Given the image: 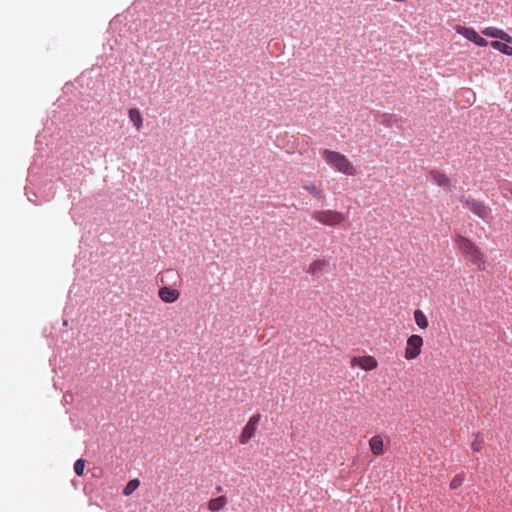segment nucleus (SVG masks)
<instances>
[{
    "label": "nucleus",
    "instance_id": "nucleus-7",
    "mask_svg": "<svg viewBox=\"0 0 512 512\" xmlns=\"http://www.w3.org/2000/svg\"><path fill=\"white\" fill-rule=\"evenodd\" d=\"M350 366L360 367L364 371H372L378 367V362L375 357L371 355L353 357L350 361Z\"/></svg>",
    "mask_w": 512,
    "mask_h": 512
},
{
    "label": "nucleus",
    "instance_id": "nucleus-17",
    "mask_svg": "<svg viewBox=\"0 0 512 512\" xmlns=\"http://www.w3.org/2000/svg\"><path fill=\"white\" fill-rule=\"evenodd\" d=\"M413 315H414L415 323L420 329L424 330V329L428 328L429 322H428L426 315L424 314V312L422 310L416 309L414 311Z\"/></svg>",
    "mask_w": 512,
    "mask_h": 512
},
{
    "label": "nucleus",
    "instance_id": "nucleus-10",
    "mask_svg": "<svg viewBox=\"0 0 512 512\" xmlns=\"http://www.w3.org/2000/svg\"><path fill=\"white\" fill-rule=\"evenodd\" d=\"M482 33L487 37L498 38L507 43H512V37L502 29L496 27H486L484 30H482Z\"/></svg>",
    "mask_w": 512,
    "mask_h": 512
},
{
    "label": "nucleus",
    "instance_id": "nucleus-19",
    "mask_svg": "<svg viewBox=\"0 0 512 512\" xmlns=\"http://www.w3.org/2000/svg\"><path fill=\"white\" fill-rule=\"evenodd\" d=\"M140 485V481L138 479L130 480L123 490V494L126 496L131 495Z\"/></svg>",
    "mask_w": 512,
    "mask_h": 512
},
{
    "label": "nucleus",
    "instance_id": "nucleus-18",
    "mask_svg": "<svg viewBox=\"0 0 512 512\" xmlns=\"http://www.w3.org/2000/svg\"><path fill=\"white\" fill-rule=\"evenodd\" d=\"M491 46L503 54L512 56V46H510L507 42L504 43L501 41H492Z\"/></svg>",
    "mask_w": 512,
    "mask_h": 512
},
{
    "label": "nucleus",
    "instance_id": "nucleus-5",
    "mask_svg": "<svg viewBox=\"0 0 512 512\" xmlns=\"http://www.w3.org/2000/svg\"><path fill=\"white\" fill-rule=\"evenodd\" d=\"M423 338L420 335L412 334L406 341L404 357L406 360L416 359L422 351Z\"/></svg>",
    "mask_w": 512,
    "mask_h": 512
},
{
    "label": "nucleus",
    "instance_id": "nucleus-12",
    "mask_svg": "<svg viewBox=\"0 0 512 512\" xmlns=\"http://www.w3.org/2000/svg\"><path fill=\"white\" fill-rule=\"evenodd\" d=\"M128 117L135 129L140 131L143 126V117L140 110L138 108H130L128 110Z\"/></svg>",
    "mask_w": 512,
    "mask_h": 512
},
{
    "label": "nucleus",
    "instance_id": "nucleus-4",
    "mask_svg": "<svg viewBox=\"0 0 512 512\" xmlns=\"http://www.w3.org/2000/svg\"><path fill=\"white\" fill-rule=\"evenodd\" d=\"M460 202L463 206L470 210L473 214L481 219H486L489 216L490 209L482 201L476 200L472 197H460Z\"/></svg>",
    "mask_w": 512,
    "mask_h": 512
},
{
    "label": "nucleus",
    "instance_id": "nucleus-2",
    "mask_svg": "<svg viewBox=\"0 0 512 512\" xmlns=\"http://www.w3.org/2000/svg\"><path fill=\"white\" fill-rule=\"evenodd\" d=\"M320 155L326 164L336 172L346 176H355L357 174L356 167L346 155L330 149L321 150Z\"/></svg>",
    "mask_w": 512,
    "mask_h": 512
},
{
    "label": "nucleus",
    "instance_id": "nucleus-6",
    "mask_svg": "<svg viewBox=\"0 0 512 512\" xmlns=\"http://www.w3.org/2000/svg\"><path fill=\"white\" fill-rule=\"evenodd\" d=\"M260 419V414H254L249 418L248 422L243 427L241 434L239 435L240 444H247L250 441V439L255 435Z\"/></svg>",
    "mask_w": 512,
    "mask_h": 512
},
{
    "label": "nucleus",
    "instance_id": "nucleus-23",
    "mask_svg": "<svg viewBox=\"0 0 512 512\" xmlns=\"http://www.w3.org/2000/svg\"><path fill=\"white\" fill-rule=\"evenodd\" d=\"M474 43L480 47H485L487 46L488 42L486 39H484L483 37H481L479 34L477 35V37L475 38V41Z\"/></svg>",
    "mask_w": 512,
    "mask_h": 512
},
{
    "label": "nucleus",
    "instance_id": "nucleus-25",
    "mask_svg": "<svg viewBox=\"0 0 512 512\" xmlns=\"http://www.w3.org/2000/svg\"><path fill=\"white\" fill-rule=\"evenodd\" d=\"M509 192L512 194V185H511V187L509 188Z\"/></svg>",
    "mask_w": 512,
    "mask_h": 512
},
{
    "label": "nucleus",
    "instance_id": "nucleus-8",
    "mask_svg": "<svg viewBox=\"0 0 512 512\" xmlns=\"http://www.w3.org/2000/svg\"><path fill=\"white\" fill-rule=\"evenodd\" d=\"M302 188L311 196L316 199L324 200L325 194L324 189L322 188L321 183H317L314 181H304L302 183Z\"/></svg>",
    "mask_w": 512,
    "mask_h": 512
},
{
    "label": "nucleus",
    "instance_id": "nucleus-11",
    "mask_svg": "<svg viewBox=\"0 0 512 512\" xmlns=\"http://www.w3.org/2000/svg\"><path fill=\"white\" fill-rule=\"evenodd\" d=\"M369 448L371 450V453L378 457L381 456L384 453V442L381 435H374L369 440Z\"/></svg>",
    "mask_w": 512,
    "mask_h": 512
},
{
    "label": "nucleus",
    "instance_id": "nucleus-3",
    "mask_svg": "<svg viewBox=\"0 0 512 512\" xmlns=\"http://www.w3.org/2000/svg\"><path fill=\"white\" fill-rule=\"evenodd\" d=\"M313 220L327 227H338L343 225L348 216L344 212L334 209L314 210L311 214Z\"/></svg>",
    "mask_w": 512,
    "mask_h": 512
},
{
    "label": "nucleus",
    "instance_id": "nucleus-22",
    "mask_svg": "<svg viewBox=\"0 0 512 512\" xmlns=\"http://www.w3.org/2000/svg\"><path fill=\"white\" fill-rule=\"evenodd\" d=\"M85 469V460L84 459H78L76 460L74 464V471L78 476H82Z\"/></svg>",
    "mask_w": 512,
    "mask_h": 512
},
{
    "label": "nucleus",
    "instance_id": "nucleus-14",
    "mask_svg": "<svg viewBox=\"0 0 512 512\" xmlns=\"http://www.w3.org/2000/svg\"><path fill=\"white\" fill-rule=\"evenodd\" d=\"M328 266L329 263L327 260L318 259L310 263L307 271L312 275H318L322 273L324 270H326Z\"/></svg>",
    "mask_w": 512,
    "mask_h": 512
},
{
    "label": "nucleus",
    "instance_id": "nucleus-9",
    "mask_svg": "<svg viewBox=\"0 0 512 512\" xmlns=\"http://www.w3.org/2000/svg\"><path fill=\"white\" fill-rule=\"evenodd\" d=\"M158 296L164 303H174L180 297V292L170 286H163L158 290Z\"/></svg>",
    "mask_w": 512,
    "mask_h": 512
},
{
    "label": "nucleus",
    "instance_id": "nucleus-1",
    "mask_svg": "<svg viewBox=\"0 0 512 512\" xmlns=\"http://www.w3.org/2000/svg\"><path fill=\"white\" fill-rule=\"evenodd\" d=\"M455 246L467 262L476 266L478 270L485 269V254L472 240L462 235H457L455 237Z\"/></svg>",
    "mask_w": 512,
    "mask_h": 512
},
{
    "label": "nucleus",
    "instance_id": "nucleus-13",
    "mask_svg": "<svg viewBox=\"0 0 512 512\" xmlns=\"http://www.w3.org/2000/svg\"><path fill=\"white\" fill-rule=\"evenodd\" d=\"M227 502L228 500L225 496H219L210 499L207 503V508L210 512H219L226 506Z\"/></svg>",
    "mask_w": 512,
    "mask_h": 512
},
{
    "label": "nucleus",
    "instance_id": "nucleus-21",
    "mask_svg": "<svg viewBox=\"0 0 512 512\" xmlns=\"http://www.w3.org/2000/svg\"><path fill=\"white\" fill-rule=\"evenodd\" d=\"M483 446V439L480 437V433L476 435L475 440L471 443V449L473 452H480Z\"/></svg>",
    "mask_w": 512,
    "mask_h": 512
},
{
    "label": "nucleus",
    "instance_id": "nucleus-16",
    "mask_svg": "<svg viewBox=\"0 0 512 512\" xmlns=\"http://www.w3.org/2000/svg\"><path fill=\"white\" fill-rule=\"evenodd\" d=\"M455 30L458 34L464 36L469 41L473 42L475 41V38L477 37L478 33L473 29L461 25L455 26Z\"/></svg>",
    "mask_w": 512,
    "mask_h": 512
},
{
    "label": "nucleus",
    "instance_id": "nucleus-20",
    "mask_svg": "<svg viewBox=\"0 0 512 512\" xmlns=\"http://www.w3.org/2000/svg\"><path fill=\"white\" fill-rule=\"evenodd\" d=\"M465 476L463 473L456 474L450 482V488L455 490L459 488L464 482Z\"/></svg>",
    "mask_w": 512,
    "mask_h": 512
},
{
    "label": "nucleus",
    "instance_id": "nucleus-24",
    "mask_svg": "<svg viewBox=\"0 0 512 512\" xmlns=\"http://www.w3.org/2000/svg\"><path fill=\"white\" fill-rule=\"evenodd\" d=\"M216 490H217L218 492H220V491H222V487H221V486H218V487L216 488Z\"/></svg>",
    "mask_w": 512,
    "mask_h": 512
},
{
    "label": "nucleus",
    "instance_id": "nucleus-15",
    "mask_svg": "<svg viewBox=\"0 0 512 512\" xmlns=\"http://www.w3.org/2000/svg\"><path fill=\"white\" fill-rule=\"evenodd\" d=\"M430 176L432 180L441 187H449L450 186V179L449 177L440 171L433 170L430 172Z\"/></svg>",
    "mask_w": 512,
    "mask_h": 512
}]
</instances>
